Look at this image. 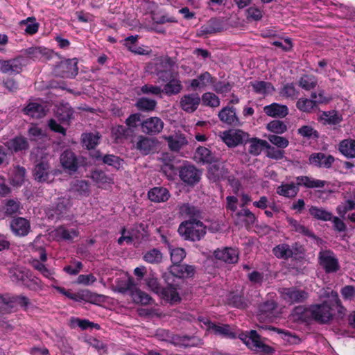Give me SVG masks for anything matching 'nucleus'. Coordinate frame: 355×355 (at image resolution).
Masks as SVG:
<instances>
[{
  "instance_id": "obj_1",
  "label": "nucleus",
  "mask_w": 355,
  "mask_h": 355,
  "mask_svg": "<svg viewBox=\"0 0 355 355\" xmlns=\"http://www.w3.org/2000/svg\"><path fill=\"white\" fill-rule=\"evenodd\" d=\"M327 300L320 304H313L308 307L295 306L293 310V315L297 320L306 323L315 321L319 324H327L332 320L336 311L338 318H343L347 309L343 305L337 291H331L326 293Z\"/></svg>"
},
{
  "instance_id": "obj_2",
  "label": "nucleus",
  "mask_w": 355,
  "mask_h": 355,
  "mask_svg": "<svg viewBox=\"0 0 355 355\" xmlns=\"http://www.w3.org/2000/svg\"><path fill=\"white\" fill-rule=\"evenodd\" d=\"M178 231L184 240L198 241L205 235L206 227L201 220H184L180 224Z\"/></svg>"
},
{
  "instance_id": "obj_3",
  "label": "nucleus",
  "mask_w": 355,
  "mask_h": 355,
  "mask_svg": "<svg viewBox=\"0 0 355 355\" xmlns=\"http://www.w3.org/2000/svg\"><path fill=\"white\" fill-rule=\"evenodd\" d=\"M53 73L58 77L74 78L78 73L77 59L72 58L61 60L54 66Z\"/></svg>"
},
{
  "instance_id": "obj_4",
  "label": "nucleus",
  "mask_w": 355,
  "mask_h": 355,
  "mask_svg": "<svg viewBox=\"0 0 355 355\" xmlns=\"http://www.w3.org/2000/svg\"><path fill=\"white\" fill-rule=\"evenodd\" d=\"M180 179L187 185L193 187L197 184L202 175V172L193 164L184 163L178 168Z\"/></svg>"
},
{
  "instance_id": "obj_5",
  "label": "nucleus",
  "mask_w": 355,
  "mask_h": 355,
  "mask_svg": "<svg viewBox=\"0 0 355 355\" xmlns=\"http://www.w3.org/2000/svg\"><path fill=\"white\" fill-rule=\"evenodd\" d=\"M280 294L283 300L290 304L304 303L309 297L308 292L296 286L282 288Z\"/></svg>"
},
{
  "instance_id": "obj_6",
  "label": "nucleus",
  "mask_w": 355,
  "mask_h": 355,
  "mask_svg": "<svg viewBox=\"0 0 355 355\" xmlns=\"http://www.w3.org/2000/svg\"><path fill=\"white\" fill-rule=\"evenodd\" d=\"M245 343L249 347L253 349L261 355H270L275 352V349L265 344L261 340L260 335L255 330H251L249 333Z\"/></svg>"
},
{
  "instance_id": "obj_7",
  "label": "nucleus",
  "mask_w": 355,
  "mask_h": 355,
  "mask_svg": "<svg viewBox=\"0 0 355 355\" xmlns=\"http://www.w3.org/2000/svg\"><path fill=\"white\" fill-rule=\"evenodd\" d=\"M319 263L326 273L336 272L340 269L338 259L331 250L319 253Z\"/></svg>"
},
{
  "instance_id": "obj_8",
  "label": "nucleus",
  "mask_w": 355,
  "mask_h": 355,
  "mask_svg": "<svg viewBox=\"0 0 355 355\" xmlns=\"http://www.w3.org/2000/svg\"><path fill=\"white\" fill-rule=\"evenodd\" d=\"M203 322L208 329L212 331L216 336L227 339H235L237 337L236 333L230 324H216L208 319L206 321H203Z\"/></svg>"
},
{
  "instance_id": "obj_9",
  "label": "nucleus",
  "mask_w": 355,
  "mask_h": 355,
  "mask_svg": "<svg viewBox=\"0 0 355 355\" xmlns=\"http://www.w3.org/2000/svg\"><path fill=\"white\" fill-rule=\"evenodd\" d=\"M249 134L241 130H229L223 132V140L230 148L245 143Z\"/></svg>"
},
{
  "instance_id": "obj_10",
  "label": "nucleus",
  "mask_w": 355,
  "mask_h": 355,
  "mask_svg": "<svg viewBox=\"0 0 355 355\" xmlns=\"http://www.w3.org/2000/svg\"><path fill=\"white\" fill-rule=\"evenodd\" d=\"M167 286L162 287V291L159 294L163 299L172 302H180L181 298L178 292V284L175 283V280L171 279V277L167 275H163Z\"/></svg>"
},
{
  "instance_id": "obj_11",
  "label": "nucleus",
  "mask_w": 355,
  "mask_h": 355,
  "mask_svg": "<svg viewBox=\"0 0 355 355\" xmlns=\"http://www.w3.org/2000/svg\"><path fill=\"white\" fill-rule=\"evenodd\" d=\"M23 53L34 61H46L53 58L54 52L44 46H32L24 49Z\"/></svg>"
},
{
  "instance_id": "obj_12",
  "label": "nucleus",
  "mask_w": 355,
  "mask_h": 355,
  "mask_svg": "<svg viewBox=\"0 0 355 355\" xmlns=\"http://www.w3.org/2000/svg\"><path fill=\"white\" fill-rule=\"evenodd\" d=\"M60 161L64 171L70 173L76 172L80 166L79 157L71 150H64L60 155Z\"/></svg>"
},
{
  "instance_id": "obj_13",
  "label": "nucleus",
  "mask_w": 355,
  "mask_h": 355,
  "mask_svg": "<svg viewBox=\"0 0 355 355\" xmlns=\"http://www.w3.org/2000/svg\"><path fill=\"white\" fill-rule=\"evenodd\" d=\"M195 268L193 266L187 264H175L172 265L169 268V272L164 273V275L171 277V279H175V278L184 279L189 278L194 275Z\"/></svg>"
},
{
  "instance_id": "obj_14",
  "label": "nucleus",
  "mask_w": 355,
  "mask_h": 355,
  "mask_svg": "<svg viewBox=\"0 0 355 355\" xmlns=\"http://www.w3.org/2000/svg\"><path fill=\"white\" fill-rule=\"evenodd\" d=\"M164 123L160 118L151 116L144 120L141 123L140 127L144 133L154 136L162 132L164 128Z\"/></svg>"
},
{
  "instance_id": "obj_15",
  "label": "nucleus",
  "mask_w": 355,
  "mask_h": 355,
  "mask_svg": "<svg viewBox=\"0 0 355 355\" xmlns=\"http://www.w3.org/2000/svg\"><path fill=\"white\" fill-rule=\"evenodd\" d=\"M336 159L331 155H327L324 153H313L309 157V164L323 168H331Z\"/></svg>"
},
{
  "instance_id": "obj_16",
  "label": "nucleus",
  "mask_w": 355,
  "mask_h": 355,
  "mask_svg": "<svg viewBox=\"0 0 355 355\" xmlns=\"http://www.w3.org/2000/svg\"><path fill=\"white\" fill-rule=\"evenodd\" d=\"M22 57L17 56L10 60H0V71L3 73L18 74L22 71Z\"/></svg>"
},
{
  "instance_id": "obj_17",
  "label": "nucleus",
  "mask_w": 355,
  "mask_h": 355,
  "mask_svg": "<svg viewBox=\"0 0 355 355\" xmlns=\"http://www.w3.org/2000/svg\"><path fill=\"white\" fill-rule=\"evenodd\" d=\"M220 121L231 126L241 125L239 117L236 113V108L233 106L227 105L224 107L218 114Z\"/></svg>"
},
{
  "instance_id": "obj_18",
  "label": "nucleus",
  "mask_w": 355,
  "mask_h": 355,
  "mask_svg": "<svg viewBox=\"0 0 355 355\" xmlns=\"http://www.w3.org/2000/svg\"><path fill=\"white\" fill-rule=\"evenodd\" d=\"M200 103V98L197 93L185 94L180 101V107L187 113L194 112Z\"/></svg>"
},
{
  "instance_id": "obj_19",
  "label": "nucleus",
  "mask_w": 355,
  "mask_h": 355,
  "mask_svg": "<svg viewBox=\"0 0 355 355\" xmlns=\"http://www.w3.org/2000/svg\"><path fill=\"white\" fill-rule=\"evenodd\" d=\"M34 179L38 182H49L51 176L50 165L47 162L40 161L34 168L33 171Z\"/></svg>"
},
{
  "instance_id": "obj_20",
  "label": "nucleus",
  "mask_w": 355,
  "mask_h": 355,
  "mask_svg": "<svg viewBox=\"0 0 355 355\" xmlns=\"http://www.w3.org/2000/svg\"><path fill=\"white\" fill-rule=\"evenodd\" d=\"M223 30L222 21L217 18L210 19L207 23L202 25L198 31V35L207 37L208 35H213Z\"/></svg>"
},
{
  "instance_id": "obj_21",
  "label": "nucleus",
  "mask_w": 355,
  "mask_h": 355,
  "mask_svg": "<svg viewBox=\"0 0 355 355\" xmlns=\"http://www.w3.org/2000/svg\"><path fill=\"white\" fill-rule=\"evenodd\" d=\"M55 289L63 295L75 302H81L83 301L88 302L93 299L94 295L88 290H83L78 293H72L64 287L57 286Z\"/></svg>"
},
{
  "instance_id": "obj_22",
  "label": "nucleus",
  "mask_w": 355,
  "mask_h": 355,
  "mask_svg": "<svg viewBox=\"0 0 355 355\" xmlns=\"http://www.w3.org/2000/svg\"><path fill=\"white\" fill-rule=\"evenodd\" d=\"M216 259L223 261L227 263H236L239 260L238 251L232 248H225L222 250H216L214 252Z\"/></svg>"
},
{
  "instance_id": "obj_23",
  "label": "nucleus",
  "mask_w": 355,
  "mask_h": 355,
  "mask_svg": "<svg viewBox=\"0 0 355 355\" xmlns=\"http://www.w3.org/2000/svg\"><path fill=\"white\" fill-rule=\"evenodd\" d=\"M164 139L168 143L170 150L179 152L181 148L188 144V141L184 134L176 133L174 135L164 136Z\"/></svg>"
},
{
  "instance_id": "obj_24",
  "label": "nucleus",
  "mask_w": 355,
  "mask_h": 355,
  "mask_svg": "<svg viewBox=\"0 0 355 355\" xmlns=\"http://www.w3.org/2000/svg\"><path fill=\"white\" fill-rule=\"evenodd\" d=\"M12 232L17 236H26L31 229L30 223L22 217L13 218L10 222Z\"/></svg>"
},
{
  "instance_id": "obj_25",
  "label": "nucleus",
  "mask_w": 355,
  "mask_h": 355,
  "mask_svg": "<svg viewBox=\"0 0 355 355\" xmlns=\"http://www.w3.org/2000/svg\"><path fill=\"white\" fill-rule=\"evenodd\" d=\"M265 114L273 118H284L288 114V108L285 105L272 103L263 107Z\"/></svg>"
},
{
  "instance_id": "obj_26",
  "label": "nucleus",
  "mask_w": 355,
  "mask_h": 355,
  "mask_svg": "<svg viewBox=\"0 0 355 355\" xmlns=\"http://www.w3.org/2000/svg\"><path fill=\"white\" fill-rule=\"evenodd\" d=\"M171 195L169 191L163 187H155L148 192V199L153 202H164L168 200Z\"/></svg>"
},
{
  "instance_id": "obj_27",
  "label": "nucleus",
  "mask_w": 355,
  "mask_h": 355,
  "mask_svg": "<svg viewBox=\"0 0 355 355\" xmlns=\"http://www.w3.org/2000/svg\"><path fill=\"white\" fill-rule=\"evenodd\" d=\"M5 144L9 149L10 154L26 150L29 148V144L27 139L22 136L15 137L7 141Z\"/></svg>"
},
{
  "instance_id": "obj_28",
  "label": "nucleus",
  "mask_w": 355,
  "mask_h": 355,
  "mask_svg": "<svg viewBox=\"0 0 355 355\" xmlns=\"http://www.w3.org/2000/svg\"><path fill=\"white\" fill-rule=\"evenodd\" d=\"M296 185L299 188L300 187H304L307 189L313 188H323L326 182L324 180L313 179L306 175H301L295 178Z\"/></svg>"
},
{
  "instance_id": "obj_29",
  "label": "nucleus",
  "mask_w": 355,
  "mask_h": 355,
  "mask_svg": "<svg viewBox=\"0 0 355 355\" xmlns=\"http://www.w3.org/2000/svg\"><path fill=\"white\" fill-rule=\"evenodd\" d=\"M247 143L250 144L248 153L253 156L259 155L263 148L266 149V147L269 146L267 141L257 137L250 138V136L245 140V144Z\"/></svg>"
},
{
  "instance_id": "obj_30",
  "label": "nucleus",
  "mask_w": 355,
  "mask_h": 355,
  "mask_svg": "<svg viewBox=\"0 0 355 355\" xmlns=\"http://www.w3.org/2000/svg\"><path fill=\"white\" fill-rule=\"evenodd\" d=\"M156 141L145 136H139L136 144V148L144 155L150 154L155 148Z\"/></svg>"
},
{
  "instance_id": "obj_31",
  "label": "nucleus",
  "mask_w": 355,
  "mask_h": 355,
  "mask_svg": "<svg viewBox=\"0 0 355 355\" xmlns=\"http://www.w3.org/2000/svg\"><path fill=\"white\" fill-rule=\"evenodd\" d=\"M338 151L345 157L355 158V139H345L338 145Z\"/></svg>"
},
{
  "instance_id": "obj_32",
  "label": "nucleus",
  "mask_w": 355,
  "mask_h": 355,
  "mask_svg": "<svg viewBox=\"0 0 355 355\" xmlns=\"http://www.w3.org/2000/svg\"><path fill=\"white\" fill-rule=\"evenodd\" d=\"M216 78L212 76L208 71L200 73L197 78L193 79L191 82V87L196 90L198 87H204L208 85H213Z\"/></svg>"
},
{
  "instance_id": "obj_33",
  "label": "nucleus",
  "mask_w": 355,
  "mask_h": 355,
  "mask_svg": "<svg viewBox=\"0 0 355 355\" xmlns=\"http://www.w3.org/2000/svg\"><path fill=\"white\" fill-rule=\"evenodd\" d=\"M235 216L237 220H241V221L244 223L247 229L250 228L257 221L254 214L248 208H242L241 210L235 214Z\"/></svg>"
},
{
  "instance_id": "obj_34",
  "label": "nucleus",
  "mask_w": 355,
  "mask_h": 355,
  "mask_svg": "<svg viewBox=\"0 0 355 355\" xmlns=\"http://www.w3.org/2000/svg\"><path fill=\"white\" fill-rule=\"evenodd\" d=\"M180 212L182 216L188 217V220H200L202 211L200 208L189 203L182 205L180 208Z\"/></svg>"
},
{
  "instance_id": "obj_35",
  "label": "nucleus",
  "mask_w": 355,
  "mask_h": 355,
  "mask_svg": "<svg viewBox=\"0 0 355 355\" xmlns=\"http://www.w3.org/2000/svg\"><path fill=\"white\" fill-rule=\"evenodd\" d=\"M183 86L181 81L172 77L164 85L162 93L166 96H171L173 95H177L182 90Z\"/></svg>"
},
{
  "instance_id": "obj_36",
  "label": "nucleus",
  "mask_w": 355,
  "mask_h": 355,
  "mask_svg": "<svg viewBox=\"0 0 355 355\" xmlns=\"http://www.w3.org/2000/svg\"><path fill=\"white\" fill-rule=\"evenodd\" d=\"M101 135L98 132H86L81 135V142L83 147L86 149H94L99 144Z\"/></svg>"
},
{
  "instance_id": "obj_37",
  "label": "nucleus",
  "mask_w": 355,
  "mask_h": 355,
  "mask_svg": "<svg viewBox=\"0 0 355 355\" xmlns=\"http://www.w3.org/2000/svg\"><path fill=\"white\" fill-rule=\"evenodd\" d=\"M24 112L26 114L35 119H41L46 114L44 106L35 102L29 103L24 108Z\"/></svg>"
},
{
  "instance_id": "obj_38",
  "label": "nucleus",
  "mask_w": 355,
  "mask_h": 355,
  "mask_svg": "<svg viewBox=\"0 0 355 355\" xmlns=\"http://www.w3.org/2000/svg\"><path fill=\"white\" fill-rule=\"evenodd\" d=\"M300 191L295 183L282 184L277 188V193L286 198H294Z\"/></svg>"
},
{
  "instance_id": "obj_39",
  "label": "nucleus",
  "mask_w": 355,
  "mask_h": 355,
  "mask_svg": "<svg viewBox=\"0 0 355 355\" xmlns=\"http://www.w3.org/2000/svg\"><path fill=\"white\" fill-rule=\"evenodd\" d=\"M71 191L78 197H87L90 194L89 185L85 180H76L71 185Z\"/></svg>"
},
{
  "instance_id": "obj_40",
  "label": "nucleus",
  "mask_w": 355,
  "mask_h": 355,
  "mask_svg": "<svg viewBox=\"0 0 355 355\" xmlns=\"http://www.w3.org/2000/svg\"><path fill=\"white\" fill-rule=\"evenodd\" d=\"M157 102L151 98L141 97L137 99L135 106L141 112H150L155 110Z\"/></svg>"
},
{
  "instance_id": "obj_41",
  "label": "nucleus",
  "mask_w": 355,
  "mask_h": 355,
  "mask_svg": "<svg viewBox=\"0 0 355 355\" xmlns=\"http://www.w3.org/2000/svg\"><path fill=\"white\" fill-rule=\"evenodd\" d=\"M229 304L234 308L245 309L248 307V300L243 295L231 293L228 297Z\"/></svg>"
},
{
  "instance_id": "obj_42",
  "label": "nucleus",
  "mask_w": 355,
  "mask_h": 355,
  "mask_svg": "<svg viewBox=\"0 0 355 355\" xmlns=\"http://www.w3.org/2000/svg\"><path fill=\"white\" fill-rule=\"evenodd\" d=\"M277 304L275 300H266L259 306V318L270 317L277 309Z\"/></svg>"
},
{
  "instance_id": "obj_43",
  "label": "nucleus",
  "mask_w": 355,
  "mask_h": 355,
  "mask_svg": "<svg viewBox=\"0 0 355 355\" xmlns=\"http://www.w3.org/2000/svg\"><path fill=\"white\" fill-rule=\"evenodd\" d=\"M309 211L310 215L317 220L322 221H330L333 218V214L331 212L316 206H311L309 208Z\"/></svg>"
},
{
  "instance_id": "obj_44",
  "label": "nucleus",
  "mask_w": 355,
  "mask_h": 355,
  "mask_svg": "<svg viewBox=\"0 0 355 355\" xmlns=\"http://www.w3.org/2000/svg\"><path fill=\"white\" fill-rule=\"evenodd\" d=\"M196 156L199 159V162L203 164H212L216 161V157L211 151L203 146H200L196 149Z\"/></svg>"
},
{
  "instance_id": "obj_45",
  "label": "nucleus",
  "mask_w": 355,
  "mask_h": 355,
  "mask_svg": "<svg viewBox=\"0 0 355 355\" xmlns=\"http://www.w3.org/2000/svg\"><path fill=\"white\" fill-rule=\"evenodd\" d=\"M272 253L280 259L288 260L290 258H293V253L288 243H281L275 246L272 249Z\"/></svg>"
},
{
  "instance_id": "obj_46",
  "label": "nucleus",
  "mask_w": 355,
  "mask_h": 355,
  "mask_svg": "<svg viewBox=\"0 0 355 355\" xmlns=\"http://www.w3.org/2000/svg\"><path fill=\"white\" fill-rule=\"evenodd\" d=\"M251 85L253 91L258 94H270L275 90L271 83L263 80L251 83Z\"/></svg>"
},
{
  "instance_id": "obj_47",
  "label": "nucleus",
  "mask_w": 355,
  "mask_h": 355,
  "mask_svg": "<svg viewBox=\"0 0 355 355\" xmlns=\"http://www.w3.org/2000/svg\"><path fill=\"white\" fill-rule=\"evenodd\" d=\"M10 300L12 301L9 305L10 311L14 309L15 304H17L24 311H27L28 307L31 305L30 299L23 295H10Z\"/></svg>"
},
{
  "instance_id": "obj_48",
  "label": "nucleus",
  "mask_w": 355,
  "mask_h": 355,
  "mask_svg": "<svg viewBox=\"0 0 355 355\" xmlns=\"http://www.w3.org/2000/svg\"><path fill=\"white\" fill-rule=\"evenodd\" d=\"M288 223L289 225L292 227L293 230L295 232L302 234V235L309 238L317 239V236L311 230L300 224L297 220L293 218H290L288 219Z\"/></svg>"
},
{
  "instance_id": "obj_49",
  "label": "nucleus",
  "mask_w": 355,
  "mask_h": 355,
  "mask_svg": "<svg viewBox=\"0 0 355 355\" xmlns=\"http://www.w3.org/2000/svg\"><path fill=\"white\" fill-rule=\"evenodd\" d=\"M317 107L315 101L306 98H300L296 102V107L302 112L311 113Z\"/></svg>"
},
{
  "instance_id": "obj_50",
  "label": "nucleus",
  "mask_w": 355,
  "mask_h": 355,
  "mask_svg": "<svg viewBox=\"0 0 355 355\" xmlns=\"http://www.w3.org/2000/svg\"><path fill=\"white\" fill-rule=\"evenodd\" d=\"M131 297L135 303L141 304L143 305L150 304L153 300L152 297L148 294L142 291L137 287L133 290Z\"/></svg>"
},
{
  "instance_id": "obj_51",
  "label": "nucleus",
  "mask_w": 355,
  "mask_h": 355,
  "mask_svg": "<svg viewBox=\"0 0 355 355\" xmlns=\"http://www.w3.org/2000/svg\"><path fill=\"white\" fill-rule=\"evenodd\" d=\"M136 287L137 286L135 284V281L132 277H129L126 280L120 281L116 286V291L119 293L125 294L128 292L130 296L133 290L135 289Z\"/></svg>"
},
{
  "instance_id": "obj_52",
  "label": "nucleus",
  "mask_w": 355,
  "mask_h": 355,
  "mask_svg": "<svg viewBox=\"0 0 355 355\" xmlns=\"http://www.w3.org/2000/svg\"><path fill=\"white\" fill-rule=\"evenodd\" d=\"M317 85V79L313 75L304 74L299 80V86L306 91L314 89Z\"/></svg>"
},
{
  "instance_id": "obj_53",
  "label": "nucleus",
  "mask_w": 355,
  "mask_h": 355,
  "mask_svg": "<svg viewBox=\"0 0 355 355\" xmlns=\"http://www.w3.org/2000/svg\"><path fill=\"white\" fill-rule=\"evenodd\" d=\"M144 260L151 264H157L162 262V253L157 248L147 251L143 257Z\"/></svg>"
},
{
  "instance_id": "obj_54",
  "label": "nucleus",
  "mask_w": 355,
  "mask_h": 355,
  "mask_svg": "<svg viewBox=\"0 0 355 355\" xmlns=\"http://www.w3.org/2000/svg\"><path fill=\"white\" fill-rule=\"evenodd\" d=\"M266 129L274 133L273 135H282L287 131V125L282 121L273 120L266 125Z\"/></svg>"
},
{
  "instance_id": "obj_55",
  "label": "nucleus",
  "mask_w": 355,
  "mask_h": 355,
  "mask_svg": "<svg viewBox=\"0 0 355 355\" xmlns=\"http://www.w3.org/2000/svg\"><path fill=\"white\" fill-rule=\"evenodd\" d=\"M209 164L208 167L209 178L214 182L220 180L223 175V168L216 161Z\"/></svg>"
},
{
  "instance_id": "obj_56",
  "label": "nucleus",
  "mask_w": 355,
  "mask_h": 355,
  "mask_svg": "<svg viewBox=\"0 0 355 355\" xmlns=\"http://www.w3.org/2000/svg\"><path fill=\"white\" fill-rule=\"evenodd\" d=\"M202 101L204 105L210 107H217L220 105L219 98L214 93L206 92L202 96Z\"/></svg>"
},
{
  "instance_id": "obj_57",
  "label": "nucleus",
  "mask_w": 355,
  "mask_h": 355,
  "mask_svg": "<svg viewBox=\"0 0 355 355\" xmlns=\"http://www.w3.org/2000/svg\"><path fill=\"white\" fill-rule=\"evenodd\" d=\"M297 133L307 139H317L319 138L318 132L310 125H303L297 130Z\"/></svg>"
},
{
  "instance_id": "obj_58",
  "label": "nucleus",
  "mask_w": 355,
  "mask_h": 355,
  "mask_svg": "<svg viewBox=\"0 0 355 355\" xmlns=\"http://www.w3.org/2000/svg\"><path fill=\"white\" fill-rule=\"evenodd\" d=\"M268 141L279 148H286L289 145V141L287 138L279 136L278 135H269L267 137Z\"/></svg>"
},
{
  "instance_id": "obj_59",
  "label": "nucleus",
  "mask_w": 355,
  "mask_h": 355,
  "mask_svg": "<svg viewBox=\"0 0 355 355\" xmlns=\"http://www.w3.org/2000/svg\"><path fill=\"white\" fill-rule=\"evenodd\" d=\"M10 272V278L12 282H16L17 283L20 282L22 284H24V282L27 280L30 274L29 270H22L20 269H14Z\"/></svg>"
},
{
  "instance_id": "obj_60",
  "label": "nucleus",
  "mask_w": 355,
  "mask_h": 355,
  "mask_svg": "<svg viewBox=\"0 0 355 355\" xmlns=\"http://www.w3.org/2000/svg\"><path fill=\"white\" fill-rule=\"evenodd\" d=\"M279 94L286 98H297L299 92L296 90L293 83H286L282 87Z\"/></svg>"
},
{
  "instance_id": "obj_61",
  "label": "nucleus",
  "mask_w": 355,
  "mask_h": 355,
  "mask_svg": "<svg viewBox=\"0 0 355 355\" xmlns=\"http://www.w3.org/2000/svg\"><path fill=\"white\" fill-rule=\"evenodd\" d=\"M26 169L23 166H17L15 168L12 182L15 185L21 186L24 182Z\"/></svg>"
},
{
  "instance_id": "obj_62",
  "label": "nucleus",
  "mask_w": 355,
  "mask_h": 355,
  "mask_svg": "<svg viewBox=\"0 0 355 355\" xmlns=\"http://www.w3.org/2000/svg\"><path fill=\"white\" fill-rule=\"evenodd\" d=\"M355 209V202L352 200H347L338 205L336 211L341 218H345V214Z\"/></svg>"
},
{
  "instance_id": "obj_63",
  "label": "nucleus",
  "mask_w": 355,
  "mask_h": 355,
  "mask_svg": "<svg viewBox=\"0 0 355 355\" xmlns=\"http://www.w3.org/2000/svg\"><path fill=\"white\" fill-rule=\"evenodd\" d=\"M70 208V201L69 199L60 198L56 203L54 211L58 216H63L67 214Z\"/></svg>"
},
{
  "instance_id": "obj_64",
  "label": "nucleus",
  "mask_w": 355,
  "mask_h": 355,
  "mask_svg": "<svg viewBox=\"0 0 355 355\" xmlns=\"http://www.w3.org/2000/svg\"><path fill=\"white\" fill-rule=\"evenodd\" d=\"M102 161L104 164L113 166L116 169H119L123 164V159L114 155H105L103 157Z\"/></svg>"
}]
</instances>
